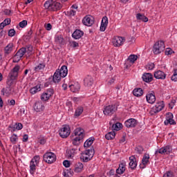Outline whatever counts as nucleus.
<instances>
[{
    "mask_svg": "<svg viewBox=\"0 0 177 177\" xmlns=\"http://www.w3.org/2000/svg\"><path fill=\"white\" fill-rule=\"evenodd\" d=\"M39 143H40V145H45V143H46V140H45V138H41L39 140Z\"/></svg>",
    "mask_w": 177,
    "mask_h": 177,
    "instance_id": "nucleus-62",
    "label": "nucleus"
},
{
    "mask_svg": "<svg viewBox=\"0 0 177 177\" xmlns=\"http://www.w3.org/2000/svg\"><path fill=\"white\" fill-rule=\"evenodd\" d=\"M61 80H62V76H61L60 73H59V69H57L53 75V82L57 84V83L60 82Z\"/></svg>",
    "mask_w": 177,
    "mask_h": 177,
    "instance_id": "nucleus-25",
    "label": "nucleus"
},
{
    "mask_svg": "<svg viewBox=\"0 0 177 177\" xmlns=\"http://www.w3.org/2000/svg\"><path fill=\"white\" fill-rule=\"evenodd\" d=\"M71 45L73 46V48H78L80 46V44L77 41H72L71 43Z\"/></svg>",
    "mask_w": 177,
    "mask_h": 177,
    "instance_id": "nucleus-55",
    "label": "nucleus"
},
{
    "mask_svg": "<svg viewBox=\"0 0 177 177\" xmlns=\"http://www.w3.org/2000/svg\"><path fill=\"white\" fill-rule=\"evenodd\" d=\"M29 92L32 95H35L38 92H41V84H37L34 87L30 88Z\"/></svg>",
    "mask_w": 177,
    "mask_h": 177,
    "instance_id": "nucleus-30",
    "label": "nucleus"
},
{
    "mask_svg": "<svg viewBox=\"0 0 177 177\" xmlns=\"http://www.w3.org/2000/svg\"><path fill=\"white\" fill-rule=\"evenodd\" d=\"M28 135L25 134L23 136L22 142H28Z\"/></svg>",
    "mask_w": 177,
    "mask_h": 177,
    "instance_id": "nucleus-60",
    "label": "nucleus"
},
{
    "mask_svg": "<svg viewBox=\"0 0 177 177\" xmlns=\"http://www.w3.org/2000/svg\"><path fill=\"white\" fill-rule=\"evenodd\" d=\"M62 175L64 177H71L73 176V172L71 171V170L65 169L64 170Z\"/></svg>",
    "mask_w": 177,
    "mask_h": 177,
    "instance_id": "nucleus-45",
    "label": "nucleus"
},
{
    "mask_svg": "<svg viewBox=\"0 0 177 177\" xmlns=\"http://www.w3.org/2000/svg\"><path fill=\"white\" fill-rule=\"evenodd\" d=\"M162 177H174V173L172 171H167L166 173L164 174Z\"/></svg>",
    "mask_w": 177,
    "mask_h": 177,
    "instance_id": "nucleus-50",
    "label": "nucleus"
},
{
    "mask_svg": "<svg viewBox=\"0 0 177 177\" xmlns=\"http://www.w3.org/2000/svg\"><path fill=\"white\" fill-rule=\"evenodd\" d=\"M93 140H95L94 138H88L84 144V146L86 149H88V147H91L92 145H93Z\"/></svg>",
    "mask_w": 177,
    "mask_h": 177,
    "instance_id": "nucleus-39",
    "label": "nucleus"
},
{
    "mask_svg": "<svg viewBox=\"0 0 177 177\" xmlns=\"http://www.w3.org/2000/svg\"><path fill=\"white\" fill-rule=\"evenodd\" d=\"M107 176L110 177V176H113V175H114V169H111L107 174H106Z\"/></svg>",
    "mask_w": 177,
    "mask_h": 177,
    "instance_id": "nucleus-59",
    "label": "nucleus"
},
{
    "mask_svg": "<svg viewBox=\"0 0 177 177\" xmlns=\"http://www.w3.org/2000/svg\"><path fill=\"white\" fill-rule=\"evenodd\" d=\"M74 136L75 137L73 139V145L74 146H78L81 143V140L85 138V131L82 128L78 127L75 129Z\"/></svg>",
    "mask_w": 177,
    "mask_h": 177,
    "instance_id": "nucleus-1",
    "label": "nucleus"
},
{
    "mask_svg": "<svg viewBox=\"0 0 177 177\" xmlns=\"http://www.w3.org/2000/svg\"><path fill=\"white\" fill-rule=\"evenodd\" d=\"M34 110L37 111V113L44 111V110H45V106H44V103H42L41 101H37L35 103Z\"/></svg>",
    "mask_w": 177,
    "mask_h": 177,
    "instance_id": "nucleus-17",
    "label": "nucleus"
},
{
    "mask_svg": "<svg viewBox=\"0 0 177 177\" xmlns=\"http://www.w3.org/2000/svg\"><path fill=\"white\" fill-rule=\"evenodd\" d=\"M168 124H170V125H175L176 124V122L174 120V115L172 114V113H168L166 115L165 125H168Z\"/></svg>",
    "mask_w": 177,
    "mask_h": 177,
    "instance_id": "nucleus-13",
    "label": "nucleus"
},
{
    "mask_svg": "<svg viewBox=\"0 0 177 177\" xmlns=\"http://www.w3.org/2000/svg\"><path fill=\"white\" fill-rule=\"evenodd\" d=\"M26 52H29V53L30 52H32V47L31 46H29L28 47H27V48L24 47L20 48L12 58L13 63H19V62L21 60V57H23V56L26 55Z\"/></svg>",
    "mask_w": 177,
    "mask_h": 177,
    "instance_id": "nucleus-3",
    "label": "nucleus"
},
{
    "mask_svg": "<svg viewBox=\"0 0 177 177\" xmlns=\"http://www.w3.org/2000/svg\"><path fill=\"white\" fill-rule=\"evenodd\" d=\"M129 165L131 169H135L138 167V162H136V158L135 156H131L129 157Z\"/></svg>",
    "mask_w": 177,
    "mask_h": 177,
    "instance_id": "nucleus-22",
    "label": "nucleus"
},
{
    "mask_svg": "<svg viewBox=\"0 0 177 177\" xmlns=\"http://www.w3.org/2000/svg\"><path fill=\"white\" fill-rule=\"evenodd\" d=\"M30 162H32L33 164H37L38 165V162H39V156H35L32 160L30 161Z\"/></svg>",
    "mask_w": 177,
    "mask_h": 177,
    "instance_id": "nucleus-48",
    "label": "nucleus"
},
{
    "mask_svg": "<svg viewBox=\"0 0 177 177\" xmlns=\"http://www.w3.org/2000/svg\"><path fill=\"white\" fill-rule=\"evenodd\" d=\"M84 85L88 88L92 86L93 85V77L91 75H87L84 80Z\"/></svg>",
    "mask_w": 177,
    "mask_h": 177,
    "instance_id": "nucleus-19",
    "label": "nucleus"
},
{
    "mask_svg": "<svg viewBox=\"0 0 177 177\" xmlns=\"http://www.w3.org/2000/svg\"><path fill=\"white\" fill-rule=\"evenodd\" d=\"M20 70V66L16 65L12 70V71L10 73V80L12 81L16 80L17 77L19 76V71Z\"/></svg>",
    "mask_w": 177,
    "mask_h": 177,
    "instance_id": "nucleus-12",
    "label": "nucleus"
},
{
    "mask_svg": "<svg viewBox=\"0 0 177 177\" xmlns=\"http://www.w3.org/2000/svg\"><path fill=\"white\" fill-rule=\"evenodd\" d=\"M68 70L66 66H62L60 69H59V73L61 75L62 78L67 77Z\"/></svg>",
    "mask_w": 177,
    "mask_h": 177,
    "instance_id": "nucleus-29",
    "label": "nucleus"
},
{
    "mask_svg": "<svg viewBox=\"0 0 177 177\" xmlns=\"http://www.w3.org/2000/svg\"><path fill=\"white\" fill-rule=\"evenodd\" d=\"M171 81H174V82H177V69H174V74L171 76Z\"/></svg>",
    "mask_w": 177,
    "mask_h": 177,
    "instance_id": "nucleus-49",
    "label": "nucleus"
},
{
    "mask_svg": "<svg viewBox=\"0 0 177 177\" xmlns=\"http://www.w3.org/2000/svg\"><path fill=\"white\" fill-rule=\"evenodd\" d=\"M125 167H127V162H122V163H120L119 165L118 169H116V174H118V175H122V174L125 172V169H127Z\"/></svg>",
    "mask_w": 177,
    "mask_h": 177,
    "instance_id": "nucleus-21",
    "label": "nucleus"
},
{
    "mask_svg": "<svg viewBox=\"0 0 177 177\" xmlns=\"http://www.w3.org/2000/svg\"><path fill=\"white\" fill-rule=\"evenodd\" d=\"M12 132L17 131H20L23 129V124L21 123H16L12 127Z\"/></svg>",
    "mask_w": 177,
    "mask_h": 177,
    "instance_id": "nucleus-41",
    "label": "nucleus"
},
{
    "mask_svg": "<svg viewBox=\"0 0 177 177\" xmlns=\"http://www.w3.org/2000/svg\"><path fill=\"white\" fill-rule=\"evenodd\" d=\"M37 164L30 162V173L31 175H34L35 174V171L37 170Z\"/></svg>",
    "mask_w": 177,
    "mask_h": 177,
    "instance_id": "nucleus-37",
    "label": "nucleus"
},
{
    "mask_svg": "<svg viewBox=\"0 0 177 177\" xmlns=\"http://www.w3.org/2000/svg\"><path fill=\"white\" fill-rule=\"evenodd\" d=\"M137 151L138 154H142V153H143V148L140 147H137Z\"/></svg>",
    "mask_w": 177,
    "mask_h": 177,
    "instance_id": "nucleus-61",
    "label": "nucleus"
},
{
    "mask_svg": "<svg viewBox=\"0 0 177 177\" xmlns=\"http://www.w3.org/2000/svg\"><path fill=\"white\" fill-rule=\"evenodd\" d=\"M164 109V104L162 102L158 103L155 105V107L153 108L154 113H160L161 110Z\"/></svg>",
    "mask_w": 177,
    "mask_h": 177,
    "instance_id": "nucleus-32",
    "label": "nucleus"
},
{
    "mask_svg": "<svg viewBox=\"0 0 177 177\" xmlns=\"http://www.w3.org/2000/svg\"><path fill=\"white\" fill-rule=\"evenodd\" d=\"M15 35H16V30H15V29H10L8 31V37H15Z\"/></svg>",
    "mask_w": 177,
    "mask_h": 177,
    "instance_id": "nucleus-52",
    "label": "nucleus"
},
{
    "mask_svg": "<svg viewBox=\"0 0 177 177\" xmlns=\"http://www.w3.org/2000/svg\"><path fill=\"white\" fill-rule=\"evenodd\" d=\"M165 49V46L164 44V41H159L154 44L153 52L154 55H159L161 52H164Z\"/></svg>",
    "mask_w": 177,
    "mask_h": 177,
    "instance_id": "nucleus-5",
    "label": "nucleus"
},
{
    "mask_svg": "<svg viewBox=\"0 0 177 177\" xmlns=\"http://www.w3.org/2000/svg\"><path fill=\"white\" fill-rule=\"evenodd\" d=\"M19 138H17V135L14 133L10 138V140L12 145H16V142H17V140Z\"/></svg>",
    "mask_w": 177,
    "mask_h": 177,
    "instance_id": "nucleus-46",
    "label": "nucleus"
},
{
    "mask_svg": "<svg viewBox=\"0 0 177 177\" xmlns=\"http://www.w3.org/2000/svg\"><path fill=\"white\" fill-rule=\"evenodd\" d=\"M133 95H134V96H136L137 97L142 96L143 95V90L140 88H135L133 91Z\"/></svg>",
    "mask_w": 177,
    "mask_h": 177,
    "instance_id": "nucleus-33",
    "label": "nucleus"
},
{
    "mask_svg": "<svg viewBox=\"0 0 177 177\" xmlns=\"http://www.w3.org/2000/svg\"><path fill=\"white\" fill-rule=\"evenodd\" d=\"M82 23L84 26H87V27H91V26L93 25V23H95V21L93 20V17L86 16L82 19Z\"/></svg>",
    "mask_w": 177,
    "mask_h": 177,
    "instance_id": "nucleus-15",
    "label": "nucleus"
},
{
    "mask_svg": "<svg viewBox=\"0 0 177 177\" xmlns=\"http://www.w3.org/2000/svg\"><path fill=\"white\" fill-rule=\"evenodd\" d=\"M93 156H95V149L91 148L81 153L80 160H82L83 162H88V161H91L92 158H93Z\"/></svg>",
    "mask_w": 177,
    "mask_h": 177,
    "instance_id": "nucleus-4",
    "label": "nucleus"
},
{
    "mask_svg": "<svg viewBox=\"0 0 177 177\" xmlns=\"http://www.w3.org/2000/svg\"><path fill=\"white\" fill-rule=\"evenodd\" d=\"M155 67V65L153 63H149L146 66L147 70H153Z\"/></svg>",
    "mask_w": 177,
    "mask_h": 177,
    "instance_id": "nucleus-51",
    "label": "nucleus"
},
{
    "mask_svg": "<svg viewBox=\"0 0 177 177\" xmlns=\"http://www.w3.org/2000/svg\"><path fill=\"white\" fill-rule=\"evenodd\" d=\"M172 151V147L170 146H166L165 147H162L160 149L156 151L155 155L157 154H169Z\"/></svg>",
    "mask_w": 177,
    "mask_h": 177,
    "instance_id": "nucleus-11",
    "label": "nucleus"
},
{
    "mask_svg": "<svg viewBox=\"0 0 177 177\" xmlns=\"http://www.w3.org/2000/svg\"><path fill=\"white\" fill-rule=\"evenodd\" d=\"M55 41L56 44H58L59 45H63V44H64V39L62 35H56L55 37Z\"/></svg>",
    "mask_w": 177,
    "mask_h": 177,
    "instance_id": "nucleus-35",
    "label": "nucleus"
},
{
    "mask_svg": "<svg viewBox=\"0 0 177 177\" xmlns=\"http://www.w3.org/2000/svg\"><path fill=\"white\" fill-rule=\"evenodd\" d=\"M127 60L129 62H130V63H131V64H133L135 63V62H136L138 60V55H131L128 57Z\"/></svg>",
    "mask_w": 177,
    "mask_h": 177,
    "instance_id": "nucleus-43",
    "label": "nucleus"
},
{
    "mask_svg": "<svg viewBox=\"0 0 177 177\" xmlns=\"http://www.w3.org/2000/svg\"><path fill=\"white\" fill-rule=\"evenodd\" d=\"M13 51V43L8 44L4 48L5 56H8Z\"/></svg>",
    "mask_w": 177,
    "mask_h": 177,
    "instance_id": "nucleus-27",
    "label": "nucleus"
},
{
    "mask_svg": "<svg viewBox=\"0 0 177 177\" xmlns=\"http://www.w3.org/2000/svg\"><path fill=\"white\" fill-rule=\"evenodd\" d=\"M122 127V124L120 122H117L116 124H112V129L113 131H120L121 128Z\"/></svg>",
    "mask_w": 177,
    "mask_h": 177,
    "instance_id": "nucleus-44",
    "label": "nucleus"
},
{
    "mask_svg": "<svg viewBox=\"0 0 177 177\" xmlns=\"http://www.w3.org/2000/svg\"><path fill=\"white\" fill-rule=\"evenodd\" d=\"M63 165L66 168H68L70 167V165H71V162H70V161H68V160H64Z\"/></svg>",
    "mask_w": 177,
    "mask_h": 177,
    "instance_id": "nucleus-53",
    "label": "nucleus"
},
{
    "mask_svg": "<svg viewBox=\"0 0 177 177\" xmlns=\"http://www.w3.org/2000/svg\"><path fill=\"white\" fill-rule=\"evenodd\" d=\"M115 111H117V106L115 104H111L104 106L103 113L104 115H113Z\"/></svg>",
    "mask_w": 177,
    "mask_h": 177,
    "instance_id": "nucleus-8",
    "label": "nucleus"
},
{
    "mask_svg": "<svg viewBox=\"0 0 177 177\" xmlns=\"http://www.w3.org/2000/svg\"><path fill=\"white\" fill-rule=\"evenodd\" d=\"M84 112V108L82 106H79L76 109L75 112V117L77 118V117H80Z\"/></svg>",
    "mask_w": 177,
    "mask_h": 177,
    "instance_id": "nucleus-38",
    "label": "nucleus"
},
{
    "mask_svg": "<svg viewBox=\"0 0 177 177\" xmlns=\"http://www.w3.org/2000/svg\"><path fill=\"white\" fill-rule=\"evenodd\" d=\"M77 151H78V149L77 148H72L71 149H67L66 152V156L67 158H71V159L74 158V156L77 154Z\"/></svg>",
    "mask_w": 177,
    "mask_h": 177,
    "instance_id": "nucleus-18",
    "label": "nucleus"
},
{
    "mask_svg": "<svg viewBox=\"0 0 177 177\" xmlns=\"http://www.w3.org/2000/svg\"><path fill=\"white\" fill-rule=\"evenodd\" d=\"M149 160H150V155L149 153L145 154L142 160V165H146L149 162Z\"/></svg>",
    "mask_w": 177,
    "mask_h": 177,
    "instance_id": "nucleus-42",
    "label": "nucleus"
},
{
    "mask_svg": "<svg viewBox=\"0 0 177 177\" xmlns=\"http://www.w3.org/2000/svg\"><path fill=\"white\" fill-rule=\"evenodd\" d=\"M83 36H84V31L78 29L75 30L72 34V37L73 38H74V39H80V38H81Z\"/></svg>",
    "mask_w": 177,
    "mask_h": 177,
    "instance_id": "nucleus-24",
    "label": "nucleus"
},
{
    "mask_svg": "<svg viewBox=\"0 0 177 177\" xmlns=\"http://www.w3.org/2000/svg\"><path fill=\"white\" fill-rule=\"evenodd\" d=\"M53 93H55V90L53 88H48L41 94L40 99L42 102H48V100L53 96Z\"/></svg>",
    "mask_w": 177,
    "mask_h": 177,
    "instance_id": "nucleus-9",
    "label": "nucleus"
},
{
    "mask_svg": "<svg viewBox=\"0 0 177 177\" xmlns=\"http://www.w3.org/2000/svg\"><path fill=\"white\" fill-rule=\"evenodd\" d=\"M59 132V136L63 139H66V138H68V136H70V133H71V129L70 128V126L65 124Z\"/></svg>",
    "mask_w": 177,
    "mask_h": 177,
    "instance_id": "nucleus-6",
    "label": "nucleus"
},
{
    "mask_svg": "<svg viewBox=\"0 0 177 177\" xmlns=\"http://www.w3.org/2000/svg\"><path fill=\"white\" fill-rule=\"evenodd\" d=\"M154 77L156 80H165L167 78V74L161 71H158L154 73Z\"/></svg>",
    "mask_w": 177,
    "mask_h": 177,
    "instance_id": "nucleus-23",
    "label": "nucleus"
},
{
    "mask_svg": "<svg viewBox=\"0 0 177 177\" xmlns=\"http://www.w3.org/2000/svg\"><path fill=\"white\" fill-rule=\"evenodd\" d=\"M106 139L107 140H112V139H114L115 138V132L111 131L105 135Z\"/></svg>",
    "mask_w": 177,
    "mask_h": 177,
    "instance_id": "nucleus-40",
    "label": "nucleus"
},
{
    "mask_svg": "<svg viewBox=\"0 0 177 177\" xmlns=\"http://www.w3.org/2000/svg\"><path fill=\"white\" fill-rule=\"evenodd\" d=\"M45 28L46 30H47V31H50V30H52V24H47L46 25H45Z\"/></svg>",
    "mask_w": 177,
    "mask_h": 177,
    "instance_id": "nucleus-56",
    "label": "nucleus"
},
{
    "mask_svg": "<svg viewBox=\"0 0 177 177\" xmlns=\"http://www.w3.org/2000/svg\"><path fill=\"white\" fill-rule=\"evenodd\" d=\"M124 42H125V37L115 36L112 39V43L113 46L116 48H120L122 45H124Z\"/></svg>",
    "mask_w": 177,
    "mask_h": 177,
    "instance_id": "nucleus-10",
    "label": "nucleus"
},
{
    "mask_svg": "<svg viewBox=\"0 0 177 177\" xmlns=\"http://www.w3.org/2000/svg\"><path fill=\"white\" fill-rule=\"evenodd\" d=\"M69 88L71 92H73V93H77V92L80 91V86L78 83H75L74 84L70 85Z\"/></svg>",
    "mask_w": 177,
    "mask_h": 177,
    "instance_id": "nucleus-31",
    "label": "nucleus"
},
{
    "mask_svg": "<svg viewBox=\"0 0 177 177\" xmlns=\"http://www.w3.org/2000/svg\"><path fill=\"white\" fill-rule=\"evenodd\" d=\"M45 63H41V64H39L37 66H36L34 68V71H35V73H38L42 70H44V68H45Z\"/></svg>",
    "mask_w": 177,
    "mask_h": 177,
    "instance_id": "nucleus-36",
    "label": "nucleus"
},
{
    "mask_svg": "<svg viewBox=\"0 0 177 177\" xmlns=\"http://www.w3.org/2000/svg\"><path fill=\"white\" fill-rule=\"evenodd\" d=\"M10 106H15V104H16V101L15 100H10Z\"/></svg>",
    "mask_w": 177,
    "mask_h": 177,
    "instance_id": "nucleus-64",
    "label": "nucleus"
},
{
    "mask_svg": "<svg viewBox=\"0 0 177 177\" xmlns=\"http://www.w3.org/2000/svg\"><path fill=\"white\" fill-rule=\"evenodd\" d=\"M124 125L127 128H135L138 125V120L134 118H130L125 121Z\"/></svg>",
    "mask_w": 177,
    "mask_h": 177,
    "instance_id": "nucleus-14",
    "label": "nucleus"
},
{
    "mask_svg": "<svg viewBox=\"0 0 177 177\" xmlns=\"http://www.w3.org/2000/svg\"><path fill=\"white\" fill-rule=\"evenodd\" d=\"M3 23L4 24V25L6 26H9V24H10V19H6Z\"/></svg>",
    "mask_w": 177,
    "mask_h": 177,
    "instance_id": "nucleus-58",
    "label": "nucleus"
},
{
    "mask_svg": "<svg viewBox=\"0 0 177 177\" xmlns=\"http://www.w3.org/2000/svg\"><path fill=\"white\" fill-rule=\"evenodd\" d=\"M146 100L149 104H154L156 102V94L154 92L148 93L146 95Z\"/></svg>",
    "mask_w": 177,
    "mask_h": 177,
    "instance_id": "nucleus-16",
    "label": "nucleus"
},
{
    "mask_svg": "<svg viewBox=\"0 0 177 177\" xmlns=\"http://www.w3.org/2000/svg\"><path fill=\"white\" fill-rule=\"evenodd\" d=\"M30 71H31L30 69H26L25 71H24V76H23V77H26V75H27V74H28V73H29Z\"/></svg>",
    "mask_w": 177,
    "mask_h": 177,
    "instance_id": "nucleus-63",
    "label": "nucleus"
},
{
    "mask_svg": "<svg viewBox=\"0 0 177 177\" xmlns=\"http://www.w3.org/2000/svg\"><path fill=\"white\" fill-rule=\"evenodd\" d=\"M142 80L145 82H151V81H153V75L151 73H145L142 75Z\"/></svg>",
    "mask_w": 177,
    "mask_h": 177,
    "instance_id": "nucleus-26",
    "label": "nucleus"
},
{
    "mask_svg": "<svg viewBox=\"0 0 177 177\" xmlns=\"http://www.w3.org/2000/svg\"><path fill=\"white\" fill-rule=\"evenodd\" d=\"M109 24V19L107 17H104L102 19L101 26L100 28V31H106V28H107V26Z\"/></svg>",
    "mask_w": 177,
    "mask_h": 177,
    "instance_id": "nucleus-20",
    "label": "nucleus"
},
{
    "mask_svg": "<svg viewBox=\"0 0 177 177\" xmlns=\"http://www.w3.org/2000/svg\"><path fill=\"white\" fill-rule=\"evenodd\" d=\"M165 53L167 56H168L169 55H172V53H174V51L171 48H167Z\"/></svg>",
    "mask_w": 177,
    "mask_h": 177,
    "instance_id": "nucleus-54",
    "label": "nucleus"
},
{
    "mask_svg": "<svg viewBox=\"0 0 177 177\" xmlns=\"http://www.w3.org/2000/svg\"><path fill=\"white\" fill-rule=\"evenodd\" d=\"M75 172L76 174H80L84 171V165L81 162H77L75 165V169H74Z\"/></svg>",
    "mask_w": 177,
    "mask_h": 177,
    "instance_id": "nucleus-28",
    "label": "nucleus"
},
{
    "mask_svg": "<svg viewBox=\"0 0 177 177\" xmlns=\"http://www.w3.org/2000/svg\"><path fill=\"white\" fill-rule=\"evenodd\" d=\"M62 5L60 2L56 1H47L44 3V8L51 12H57L62 8Z\"/></svg>",
    "mask_w": 177,
    "mask_h": 177,
    "instance_id": "nucleus-2",
    "label": "nucleus"
},
{
    "mask_svg": "<svg viewBox=\"0 0 177 177\" xmlns=\"http://www.w3.org/2000/svg\"><path fill=\"white\" fill-rule=\"evenodd\" d=\"M137 20H140L141 21H144V23H147L149 21V18L146 17L144 15L138 13L136 15Z\"/></svg>",
    "mask_w": 177,
    "mask_h": 177,
    "instance_id": "nucleus-34",
    "label": "nucleus"
},
{
    "mask_svg": "<svg viewBox=\"0 0 177 177\" xmlns=\"http://www.w3.org/2000/svg\"><path fill=\"white\" fill-rule=\"evenodd\" d=\"M27 20H23L22 21L19 22V27H20L21 28H24V27L27 26Z\"/></svg>",
    "mask_w": 177,
    "mask_h": 177,
    "instance_id": "nucleus-47",
    "label": "nucleus"
},
{
    "mask_svg": "<svg viewBox=\"0 0 177 177\" xmlns=\"http://www.w3.org/2000/svg\"><path fill=\"white\" fill-rule=\"evenodd\" d=\"M43 158L47 164H53L56 161V154L53 152H47L44 155Z\"/></svg>",
    "mask_w": 177,
    "mask_h": 177,
    "instance_id": "nucleus-7",
    "label": "nucleus"
},
{
    "mask_svg": "<svg viewBox=\"0 0 177 177\" xmlns=\"http://www.w3.org/2000/svg\"><path fill=\"white\" fill-rule=\"evenodd\" d=\"M68 13L69 16H74L75 15H76L77 11L74 10H71Z\"/></svg>",
    "mask_w": 177,
    "mask_h": 177,
    "instance_id": "nucleus-57",
    "label": "nucleus"
}]
</instances>
